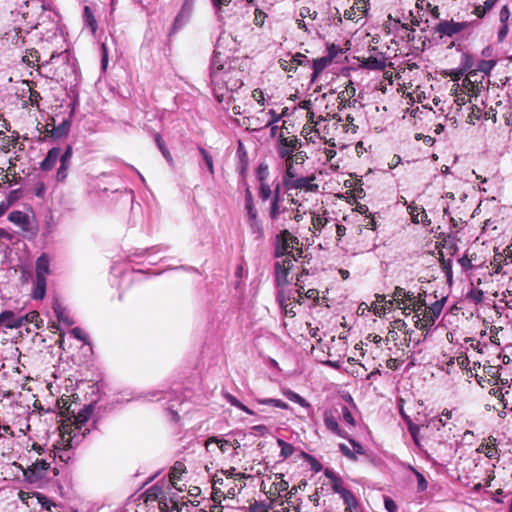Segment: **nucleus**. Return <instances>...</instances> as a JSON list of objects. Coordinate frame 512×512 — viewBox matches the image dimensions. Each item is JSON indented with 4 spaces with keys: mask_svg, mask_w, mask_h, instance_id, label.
<instances>
[{
    "mask_svg": "<svg viewBox=\"0 0 512 512\" xmlns=\"http://www.w3.org/2000/svg\"><path fill=\"white\" fill-rule=\"evenodd\" d=\"M365 4L357 5V7H351L344 12V17L348 20L357 19L358 15H361L365 12Z\"/></svg>",
    "mask_w": 512,
    "mask_h": 512,
    "instance_id": "obj_33",
    "label": "nucleus"
},
{
    "mask_svg": "<svg viewBox=\"0 0 512 512\" xmlns=\"http://www.w3.org/2000/svg\"><path fill=\"white\" fill-rule=\"evenodd\" d=\"M298 244V238L293 236L289 231L284 230L277 236L276 255L290 254Z\"/></svg>",
    "mask_w": 512,
    "mask_h": 512,
    "instance_id": "obj_6",
    "label": "nucleus"
},
{
    "mask_svg": "<svg viewBox=\"0 0 512 512\" xmlns=\"http://www.w3.org/2000/svg\"><path fill=\"white\" fill-rule=\"evenodd\" d=\"M362 66L371 70H384L386 68V59L384 57H369L365 59Z\"/></svg>",
    "mask_w": 512,
    "mask_h": 512,
    "instance_id": "obj_24",
    "label": "nucleus"
},
{
    "mask_svg": "<svg viewBox=\"0 0 512 512\" xmlns=\"http://www.w3.org/2000/svg\"><path fill=\"white\" fill-rule=\"evenodd\" d=\"M280 66L283 70L287 72H292L296 69V66L294 63L290 62V60L281 59L280 60Z\"/></svg>",
    "mask_w": 512,
    "mask_h": 512,
    "instance_id": "obj_61",
    "label": "nucleus"
},
{
    "mask_svg": "<svg viewBox=\"0 0 512 512\" xmlns=\"http://www.w3.org/2000/svg\"><path fill=\"white\" fill-rule=\"evenodd\" d=\"M401 415L403 416V418L405 419V421L407 423L408 431L411 434L414 442L418 445L419 444L418 434H419V431H420V427L418 425L414 424L411 421V419L407 415H405L403 413V411H401Z\"/></svg>",
    "mask_w": 512,
    "mask_h": 512,
    "instance_id": "obj_31",
    "label": "nucleus"
},
{
    "mask_svg": "<svg viewBox=\"0 0 512 512\" xmlns=\"http://www.w3.org/2000/svg\"><path fill=\"white\" fill-rule=\"evenodd\" d=\"M195 3L196 0H183L181 8L172 23L169 36L181 30L190 21L195 8Z\"/></svg>",
    "mask_w": 512,
    "mask_h": 512,
    "instance_id": "obj_5",
    "label": "nucleus"
},
{
    "mask_svg": "<svg viewBox=\"0 0 512 512\" xmlns=\"http://www.w3.org/2000/svg\"><path fill=\"white\" fill-rule=\"evenodd\" d=\"M297 138H281L278 145V155L286 160L293 159V152L298 148Z\"/></svg>",
    "mask_w": 512,
    "mask_h": 512,
    "instance_id": "obj_13",
    "label": "nucleus"
},
{
    "mask_svg": "<svg viewBox=\"0 0 512 512\" xmlns=\"http://www.w3.org/2000/svg\"><path fill=\"white\" fill-rule=\"evenodd\" d=\"M70 164L60 162V167L57 171V180L58 181H64L68 176V169Z\"/></svg>",
    "mask_w": 512,
    "mask_h": 512,
    "instance_id": "obj_46",
    "label": "nucleus"
},
{
    "mask_svg": "<svg viewBox=\"0 0 512 512\" xmlns=\"http://www.w3.org/2000/svg\"><path fill=\"white\" fill-rule=\"evenodd\" d=\"M349 442L350 444L352 445L353 447V450L352 452H354V454L357 456V455H362L364 454V448L362 447L361 444H359L358 442H356L354 439H349Z\"/></svg>",
    "mask_w": 512,
    "mask_h": 512,
    "instance_id": "obj_62",
    "label": "nucleus"
},
{
    "mask_svg": "<svg viewBox=\"0 0 512 512\" xmlns=\"http://www.w3.org/2000/svg\"><path fill=\"white\" fill-rule=\"evenodd\" d=\"M423 291L424 295L418 293L416 296L418 300H421L422 306L418 311H414L416 313L414 317L417 318L415 326L420 330H426L434 325L435 320L441 314L444 302L447 298L446 295L441 294L440 300H436L435 302L428 304L426 302V290Z\"/></svg>",
    "mask_w": 512,
    "mask_h": 512,
    "instance_id": "obj_2",
    "label": "nucleus"
},
{
    "mask_svg": "<svg viewBox=\"0 0 512 512\" xmlns=\"http://www.w3.org/2000/svg\"><path fill=\"white\" fill-rule=\"evenodd\" d=\"M71 128V120L65 119L59 125H55V120L46 124V132L53 138H64L69 134Z\"/></svg>",
    "mask_w": 512,
    "mask_h": 512,
    "instance_id": "obj_12",
    "label": "nucleus"
},
{
    "mask_svg": "<svg viewBox=\"0 0 512 512\" xmlns=\"http://www.w3.org/2000/svg\"><path fill=\"white\" fill-rule=\"evenodd\" d=\"M381 296L382 295H376V300L374 302H372V304H371V309L374 312V314L377 316L383 315L384 306H383V303L381 302Z\"/></svg>",
    "mask_w": 512,
    "mask_h": 512,
    "instance_id": "obj_45",
    "label": "nucleus"
},
{
    "mask_svg": "<svg viewBox=\"0 0 512 512\" xmlns=\"http://www.w3.org/2000/svg\"><path fill=\"white\" fill-rule=\"evenodd\" d=\"M476 77H477L476 71H472V70L469 71V73L467 74V76L463 80V85L466 88H469L470 86L472 88H474V82L477 81Z\"/></svg>",
    "mask_w": 512,
    "mask_h": 512,
    "instance_id": "obj_49",
    "label": "nucleus"
},
{
    "mask_svg": "<svg viewBox=\"0 0 512 512\" xmlns=\"http://www.w3.org/2000/svg\"><path fill=\"white\" fill-rule=\"evenodd\" d=\"M489 440H490V443H488V444H481L477 448V452L484 453L490 459L498 458L499 453H498V450H497V447H496V443H495L496 439L490 437Z\"/></svg>",
    "mask_w": 512,
    "mask_h": 512,
    "instance_id": "obj_23",
    "label": "nucleus"
},
{
    "mask_svg": "<svg viewBox=\"0 0 512 512\" xmlns=\"http://www.w3.org/2000/svg\"><path fill=\"white\" fill-rule=\"evenodd\" d=\"M155 142L158 146V148L160 149L162 155L164 156V158L168 161V162H172V156L169 152V150L167 149V147L165 146V143H164V140L162 139L161 135L160 134H156L155 135Z\"/></svg>",
    "mask_w": 512,
    "mask_h": 512,
    "instance_id": "obj_34",
    "label": "nucleus"
},
{
    "mask_svg": "<svg viewBox=\"0 0 512 512\" xmlns=\"http://www.w3.org/2000/svg\"><path fill=\"white\" fill-rule=\"evenodd\" d=\"M60 157V148L54 147L48 151L47 156L41 162L40 167L42 170L48 171L51 170L56 164L58 158Z\"/></svg>",
    "mask_w": 512,
    "mask_h": 512,
    "instance_id": "obj_21",
    "label": "nucleus"
},
{
    "mask_svg": "<svg viewBox=\"0 0 512 512\" xmlns=\"http://www.w3.org/2000/svg\"><path fill=\"white\" fill-rule=\"evenodd\" d=\"M384 504H385V508L388 512H396L397 511V505L391 498L386 497L384 500Z\"/></svg>",
    "mask_w": 512,
    "mask_h": 512,
    "instance_id": "obj_63",
    "label": "nucleus"
},
{
    "mask_svg": "<svg viewBox=\"0 0 512 512\" xmlns=\"http://www.w3.org/2000/svg\"><path fill=\"white\" fill-rule=\"evenodd\" d=\"M212 443L217 444L222 453H225L227 451L228 446L230 445L229 441L219 438V437H216V436H213L206 440L205 447L208 451H209V446Z\"/></svg>",
    "mask_w": 512,
    "mask_h": 512,
    "instance_id": "obj_30",
    "label": "nucleus"
},
{
    "mask_svg": "<svg viewBox=\"0 0 512 512\" xmlns=\"http://www.w3.org/2000/svg\"><path fill=\"white\" fill-rule=\"evenodd\" d=\"M293 262L292 259H285L283 261V264H280L277 262L275 264V274H276V281L279 286H283L288 284V274H289V268L290 264Z\"/></svg>",
    "mask_w": 512,
    "mask_h": 512,
    "instance_id": "obj_16",
    "label": "nucleus"
},
{
    "mask_svg": "<svg viewBox=\"0 0 512 512\" xmlns=\"http://www.w3.org/2000/svg\"><path fill=\"white\" fill-rule=\"evenodd\" d=\"M325 475L331 479V482H332V489L335 493H338V494H341L342 490H345L346 488L343 487L342 485V480L336 476L333 472L327 470L325 472Z\"/></svg>",
    "mask_w": 512,
    "mask_h": 512,
    "instance_id": "obj_32",
    "label": "nucleus"
},
{
    "mask_svg": "<svg viewBox=\"0 0 512 512\" xmlns=\"http://www.w3.org/2000/svg\"><path fill=\"white\" fill-rule=\"evenodd\" d=\"M324 423L327 429H329L333 433L337 434L342 438H347V433L340 429L337 419L331 410H326L324 412Z\"/></svg>",
    "mask_w": 512,
    "mask_h": 512,
    "instance_id": "obj_17",
    "label": "nucleus"
},
{
    "mask_svg": "<svg viewBox=\"0 0 512 512\" xmlns=\"http://www.w3.org/2000/svg\"><path fill=\"white\" fill-rule=\"evenodd\" d=\"M289 484L283 479V476H276L275 481L272 483L269 493L272 495H280L282 492L288 490Z\"/></svg>",
    "mask_w": 512,
    "mask_h": 512,
    "instance_id": "obj_26",
    "label": "nucleus"
},
{
    "mask_svg": "<svg viewBox=\"0 0 512 512\" xmlns=\"http://www.w3.org/2000/svg\"><path fill=\"white\" fill-rule=\"evenodd\" d=\"M333 55L317 58L313 61L312 81L332 62Z\"/></svg>",
    "mask_w": 512,
    "mask_h": 512,
    "instance_id": "obj_22",
    "label": "nucleus"
},
{
    "mask_svg": "<svg viewBox=\"0 0 512 512\" xmlns=\"http://www.w3.org/2000/svg\"><path fill=\"white\" fill-rule=\"evenodd\" d=\"M315 180V176H307V177H296L292 182L287 183L285 188L287 190H305L309 192H315L318 190V185L313 183Z\"/></svg>",
    "mask_w": 512,
    "mask_h": 512,
    "instance_id": "obj_10",
    "label": "nucleus"
},
{
    "mask_svg": "<svg viewBox=\"0 0 512 512\" xmlns=\"http://www.w3.org/2000/svg\"><path fill=\"white\" fill-rule=\"evenodd\" d=\"M257 180L260 182H268L269 169L266 163H261L256 171Z\"/></svg>",
    "mask_w": 512,
    "mask_h": 512,
    "instance_id": "obj_37",
    "label": "nucleus"
},
{
    "mask_svg": "<svg viewBox=\"0 0 512 512\" xmlns=\"http://www.w3.org/2000/svg\"><path fill=\"white\" fill-rule=\"evenodd\" d=\"M277 444L281 448V456L283 458L286 459L294 453V447L291 444L285 442L284 440L277 439Z\"/></svg>",
    "mask_w": 512,
    "mask_h": 512,
    "instance_id": "obj_36",
    "label": "nucleus"
},
{
    "mask_svg": "<svg viewBox=\"0 0 512 512\" xmlns=\"http://www.w3.org/2000/svg\"><path fill=\"white\" fill-rule=\"evenodd\" d=\"M381 302L384 306L383 315L394 308L401 309L405 315H408L411 311H418L422 306L421 300H418L415 293L411 290L407 292L406 290H394L391 299L381 296Z\"/></svg>",
    "mask_w": 512,
    "mask_h": 512,
    "instance_id": "obj_4",
    "label": "nucleus"
},
{
    "mask_svg": "<svg viewBox=\"0 0 512 512\" xmlns=\"http://www.w3.org/2000/svg\"><path fill=\"white\" fill-rule=\"evenodd\" d=\"M92 413V408L90 406L83 407L77 414H73V425L74 429H72L71 434L73 433V437L77 436V433L82 434L83 436L86 435L87 429L82 431V428L89 420Z\"/></svg>",
    "mask_w": 512,
    "mask_h": 512,
    "instance_id": "obj_8",
    "label": "nucleus"
},
{
    "mask_svg": "<svg viewBox=\"0 0 512 512\" xmlns=\"http://www.w3.org/2000/svg\"><path fill=\"white\" fill-rule=\"evenodd\" d=\"M266 17H267L266 13H264L260 9H256L255 13H254V24L259 27L263 26Z\"/></svg>",
    "mask_w": 512,
    "mask_h": 512,
    "instance_id": "obj_48",
    "label": "nucleus"
},
{
    "mask_svg": "<svg viewBox=\"0 0 512 512\" xmlns=\"http://www.w3.org/2000/svg\"><path fill=\"white\" fill-rule=\"evenodd\" d=\"M342 493L339 494L341 498L343 499L345 505L347 506L346 509L352 512V510L357 508V500L355 496L352 494L351 491L345 489L341 491Z\"/></svg>",
    "mask_w": 512,
    "mask_h": 512,
    "instance_id": "obj_29",
    "label": "nucleus"
},
{
    "mask_svg": "<svg viewBox=\"0 0 512 512\" xmlns=\"http://www.w3.org/2000/svg\"><path fill=\"white\" fill-rule=\"evenodd\" d=\"M49 273V258L47 255H41L36 261V287L46 288V275Z\"/></svg>",
    "mask_w": 512,
    "mask_h": 512,
    "instance_id": "obj_9",
    "label": "nucleus"
},
{
    "mask_svg": "<svg viewBox=\"0 0 512 512\" xmlns=\"http://www.w3.org/2000/svg\"><path fill=\"white\" fill-rule=\"evenodd\" d=\"M339 449L349 459L356 460V455L346 444H339Z\"/></svg>",
    "mask_w": 512,
    "mask_h": 512,
    "instance_id": "obj_58",
    "label": "nucleus"
},
{
    "mask_svg": "<svg viewBox=\"0 0 512 512\" xmlns=\"http://www.w3.org/2000/svg\"><path fill=\"white\" fill-rule=\"evenodd\" d=\"M416 473V477H417V483H418V489L420 491H424L427 489V481L425 479V477L419 473V472H415Z\"/></svg>",
    "mask_w": 512,
    "mask_h": 512,
    "instance_id": "obj_60",
    "label": "nucleus"
},
{
    "mask_svg": "<svg viewBox=\"0 0 512 512\" xmlns=\"http://www.w3.org/2000/svg\"><path fill=\"white\" fill-rule=\"evenodd\" d=\"M256 208L254 205L253 195L249 188L245 192V209Z\"/></svg>",
    "mask_w": 512,
    "mask_h": 512,
    "instance_id": "obj_55",
    "label": "nucleus"
},
{
    "mask_svg": "<svg viewBox=\"0 0 512 512\" xmlns=\"http://www.w3.org/2000/svg\"><path fill=\"white\" fill-rule=\"evenodd\" d=\"M199 152L202 155L210 174L214 175V165L212 156L202 147H199Z\"/></svg>",
    "mask_w": 512,
    "mask_h": 512,
    "instance_id": "obj_42",
    "label": "nucleus"
},
{
    "mask_svg": "<svg viewBox=\"0 0 512 512\" xmlns=\"http://www.w3.org/2000/svg\"><path fill=\"white\" fill-rule=\"evenodd\" d=\"M0 187H2L6 183H14L18 184L20 181V177H17L16 175H13V177L10 179L8 175H4V168L0 167Z\"/></svg>",
    "mask_w": 512,
    "mask_h": 512,
    "instance_id": "obj_44",
    "label": "nucleus"
},
{
    "mask_svg": "<svg viewBox=\"0 0 512 512\" xmlns=\"http://www.w3.org/2000/svg\"><path fill=\"white\" fill-rule=\"evenodd\" d=\"M49 467L50 463L46 460L37 459L30 467H28L25 475L30 482H35L43 478L45 471H47Z\"/></svg>",
    "mask_w": 512,
    "mask_h": 512,
    "instance_id": "obj_11",
    "label": "nucleus"
},
{
    "mask_svg": "<svg viewBox=\"0 0 512 512\" xmlns=\"http://www.w3.org/2000/svg\"><path fill=\"white\" fill-rule=\"evenodd\" d=\"M342 417H343V420L345 422H347L348 424H350L352 426L355 425L354 417L352 416V413L350 412V410L346 406H344L342 408Z\"/></svg>",
    "mask_w": 512,
    "mask_h": 512,
    "instance_id": "obj_54",
    "label": "nucleus"
},
{
    "mask_svg": "<svg viewBox=\"0 0 512 512\" xmlns=\"http://www.w3.org/2000/svg\"><path fill=\"white\" fill-rule=\"evenodd\" d=\"M504 261L508 263H512V243L504 250Z\"/></svg>",
    "mask_w": 512,
    "mask_h": 512,
    "instance_id": "obj_64",
    "label": "nucleus"
},
{
    "mask_svg": "<svg viewBox=\"0 0 512 512\" xmlns=\"http://www.w3.org/2000/svg\"><path fill=\"white\" fill-rule=\"evenodd\" d=\"M290 62L294 63V65L297 67L299 65H305L306 62H308V59L304 54L296 53L291 57Z\"/></svg>",
    "mask_w": 512,
    "mask_h": 512,
    "instance_id": "obj_52",
    "label": "nucleus"
},
{
    "mask_svg": "<svg viewBox=\"0 0 512 512\" xmlns=\"http://www.w3.org/2000/svg\"><path fill=\"white\" fill-rule=\"evenodd\" d=\"M445 425H446V422L443 421L442 418L434 417V418H431L428 426L431 427V429L440 430L441 427H444Z\"/></svg>",
    "mask_w": 512,
    "mask_h": 512,
    "instance_id": "obj_53",
    "label": "nucleus"
},
{
    "mask_svg": "<svg viewBox=\"0 0 512 512\" xmlns=\"http://www.w3.org/2000/svg\"><path fill=\"white\" fill-rule=\"evenodd\" d=\"M277 298L285 315L294 317L297 314V307L305 300L319 301V290H307L304 294L301 290H280Z\"/></svg>",
    "mask_w": 512,
    "mask_h": 512,
    "instance_id": "obj_3",
    "label": "nucleus"
},
{
    "mask_svg": "<svg viewBox=\"0 0 512 512\" xmlns=\"http://www.w3.org/2000/svg\"><path fill=\"white\" fill-rule=\"evenodd\" d=\"M285 396L295 402V403H298L299 405H301L302 407H308L309 406V403L302 397L300 396L299 394L289 390L287 392H285Z\"/></svg>",
    "mask_w": 512,
    "mask_h": 512,
    "instance_id": "obj_40",
    "label": "nucleus"
},
{
    "mask_svg": "<svg viewBox=\"0 0 512 512\" xmlns=\"http://www.w3.org/2000/svg\"><path fill=\"white\" fill-rule=\"evenodd\" d=\"M8 219L15 225L19 226L24 231H29L30 217L22 211H12Z\"/></svg>",
    "mask_w": 512,
    "mask_h": 512,
    "instance_id": "obj_19",
    "label": "nucleus"
},
{
    "mask_svg": "<svg viewBox=\"0 0 512 512\" xmlns=\"http://www.w3.org/2000/svg\"><path fill=\"white\" fill-rule=\"evenodd\" d=\"M408 210L414 223H422L425 226H428L431 223V221L428 219L426 211L423 208L416 205H409Z\"/></svg>",
    "mask_w": 512,
    "mask_h": 512,
    "instance_id": "obj_20",
    "label": "nucleus"
},
{
    "mask_svg": "<svg viewBox=\"0 0 512 512\" xmlns=\"http://www.w3.org/2000/svg\"><path fill=\"white\" fill-rule=\"evenodd\" d=\"M494 296L500 297V301L504 302L506 306L512 309V290H502L501 293L496 291Z\"/></svg>",
    "mask_w": 512,
    "mask_h": 512,
    "instance_id": "obj_39",
    "label": "nucleus"
},
{
    "mask_svg": "<svg viewBox=\"0 0 512 512\" xmlns=\"http://www.w3.org/2000/svg\"><path fill=\"white\" fill-rule=\"evenodd\" d=\"M19 319L22 320L21 327L26 323L34 324L36 328L43 326V320L37 311H31L23 316H19Z\"/></svg>",
    "mask_w": 512,
    "mask_h": 512,
    "instance_id": "obj_25",
    "label": "nucleus"
},
{
    "mask_svg": "<svg viewBox=\"0 0 512 512\" xmlns=\"http://www.w3.org/2000/svg\"><path fill=\"white\" fill-rule=\"evenodd\" d=\"M285 211L280 203H270L269 216L272 220H276L278 216Z\"/></svg>",
    "mask_w": 512,
    "mask_h": 512,
    "instance_id": "obj_43",
    "label": "nucleus"
},
{
    "mask_svg": "<svg viewBox=\"0 0 512 512\" xmlns=\"http://www.w3.org/2000/svg\"><path fill=\"white\" fill-rule=\"evenodd\" d=\"M21 321L19 316L13 311L6 310L0 314V326H3L7 329H17L21 327Z\"/></svg>",
    "mask_w": 512,
    "mask_h": 512,
    "instance_id": "obj_15",
    "label": "nucleus"
},
{
    "mask_svg": "<svg viewBox=\"0 0 512 512\" xmlns=\"http://www.w3.org/2000/svg\"><path fill=\"white\" fill-rule=\"evenodd\" d=\"M53 311L57 317V319L68 325L71 326L74 324L73 319L69 316L66 307L60 302L59 299H55L52 305Z\"/></svg>",
    "mask_w": 512,
    "mask_h": 512,
    "instance_id": "obj_18",
    "label": "nucleus"
},
{
    "mask_svg": "<svg viewBox=\"0 0 512 512\" xmlns=\"http://www.w3.org/2000/svg\"><path fill=\"white\" fill-rule=\"evenodd\" d=\"M272 196V188L268 182L259 183V198L262 201H267Z\"/></svg>",
    "mask_w": 512,
    "mask_h": 512,
    "instance_id": "obj_35",
    "label": "nucleus"
},
{
    "mask_svg": "<svg viewBox=\"0 0 512 512\" xmlns=\"http://www.w3.org/2000/svg\"><path fill=\"white\" fill-rule=\"evenodd\" d=\"M249 512H269V506L264 502L255 501L249 506Z\"/></svg>",
    "mask_w": 512,
    "mask_h": 512,
    "instance_id": "obj_47",
    "label": "nucleus"
},
{
    "mask_svg": "<svg viewBox=\"0 0 512 512\" xmlns=\"http://www.w3.org/2000/svg\"><path fill=\"white\" fill-rule=\"evenodd\" d=\"M286 171L283 175V185L287 186V183L292 182L297 177V171L294 167L293 159L285 161Z\"/></svg>",
    "mask_w": 512,
    "mask_h": 512,
    "instance_id": "obj_28",
    "label": "nucleus"
},
{
    "mask_svg": "<svg viewBox=\"0 0 512 512\" xmlns=\"http://www.w3.org/2000/svg\"><path fill=\"white\" fill-rule=\"evenodd\" d=\"M467 298L471 299L475 303L481 302L483 299V290H469Z\"/></svg>",
    "mask_w": 512,
    "mask_h": 512,
    "instance_id": "obj_51",
    "label": "nucleus"
},
{
    "mask_svg": "<svg viewBox=\"0 0 512 512\" xmlns=\"http://www.w3.org/2000/svg\"><path fill=\"white\" fill-rule=\"evenodd\" d=\"M509 17H510V11H509L508 7L505 5L501 8L500 13H499V19H500L501 24H507Z\"/></svg>",
    "mask_w": 512,
    "mask_h": 512,
    "instance_id": "obj_56",
    "label": "nucleus"
},
{
    "mask_svg": "<svg viewBox=\"0 0 512 512\" xmlns=\"http://www.w3.org/2000/svg\"><path fill=\"white\" fill-rule=\"evenodd\" d=\"M468 27V22H455L453 20H444L439 22L435 27L434 31L441 38L443 36L452 37Z\"/></svg>",
    "mask_w": 512,
    "mask_h": 512,
    "instance_id": "obj_7",
    "label": "nucleus"
},
{
    "mask_svg": "<svg viewBox=\"0 0 512 512\" xmlns=\"http://www.w3.org/2000/svg\"><path fill=\"white\" fill-rule=\"evenodd\" d=\"M248 224L251 233L256 235V238L263 236V228L260 219L258 218V211L256 208L246 209Z\"/></svg>",
    "mask_w": 512,
    "mask_h": 512,
    "instance_id": "obj_14",
    "label": "nucleus"
},
{
    "mask_svg": "<svg viewBox=\"0 0 512 512\" xmlns=\"http://www.w3.org/2000/svg\"><path fill=\"white\" fill-rule=\"evenodd\" d=\"M83 19H84L85 25L90 28V30L93 34H95L97 31V27H98L97 21H96L94 14L89 6L84 7Z\"/></svg>",
    "mask_w": 512,
    "mask_h": 512,
    "instance_id": "obj_27",
    "label": "nucleus"
},
{
    "mask_svg": "<svg viewBox=\"0 0 512 512\" xmlns=\"http://www.w3.org/2000/svg\"><path fill=\"white\" fill-rule=\"evenodd\" d=\"M251 431L255 436H264L268 433V428L265 425H256L251 428Z\"/></svg>",
    "mask_w": 512,
    "mask_h": 512,
    "instance_id": "obj_57",
    "label": "nucleus"
},
{
    "mask_svg": "<svg viewBox=\"0 0 512 512\" xmlns=\"http://www.w3.org/2000/svg\"><path fill=\"white\" fill-rule=\"evenodd\" d=\"M495 64L496 62L493 60H481L474 71H476V73L480 71L484 74H489L490 71L494 68Z\"/></svg>",
    "mask_w": 512,
    "mask_h": 512,
    "instance_id": "obj_38",
    "label": "nucleus"
},
{
    "mask_svg": "<svg viewBox=\"0 0 512 512\" xmlns=\"http://www.w3.org/2000/svg\"><path fill=\"white\" fill-rule=\"evenodd\" d=\"M185 470V465L182 462H176L172 468V477H179L178 474H181Z\"/></svg>",
    "mask_w": 512,
    "mask_h": 512,
    "instance_id": "obj_59",
    "label": "nucleus"
},
{
    "mask_svg": "<svg viewBox=\"0 0 512 512\" xmlns=\"http://www.w3.org/2000/svg\"><path fill=\"white\" fill-rule=\"evenodd\" d=\"M71 334L73 335L74 338H76L80 341H83L84 343H88V337L81 328H79V327L73 328L71 330Z\"/></svg>",
    "mask_w": 512,
    "mask_h": 512,
    "instance_id": "obj_50",
    "label": "nucleus"
},
{
    "mask_svg": "<svg viewBox=\"0 0 512 512\" xmlns=\"http://www.w3.org/2000/svg\"><path fill=\"white\" fill-rule=\"evenodd\" d=\"M258 402L260 404H264V405H273V406H275L277 408H281V409L288 408V404L283 402L280 399L267 398V399H260V400H258Z\"/></svg>",
    "mask_w": 512,
    "mask_h": 512,
    "instance_id": "obj_41",
    "label": "nucleus"
},
{
    "mask_svg": "<svg viewBox=\"0 0 512 512\" xmlns=\"http://www.w3.org/2000/svg\"><path fill=\"white\" fill-rule=\"evenodd\" d=\"M210 84L219 103L230 100L232 93L243 86V71L238 68L237 60L214 51L210 64Z\"/></svg>",
    "mask_w": 512,
    "mask_h": 512,
    "instance_id": "obj_1",
    "label": "nucleus"
}]
</instances>
